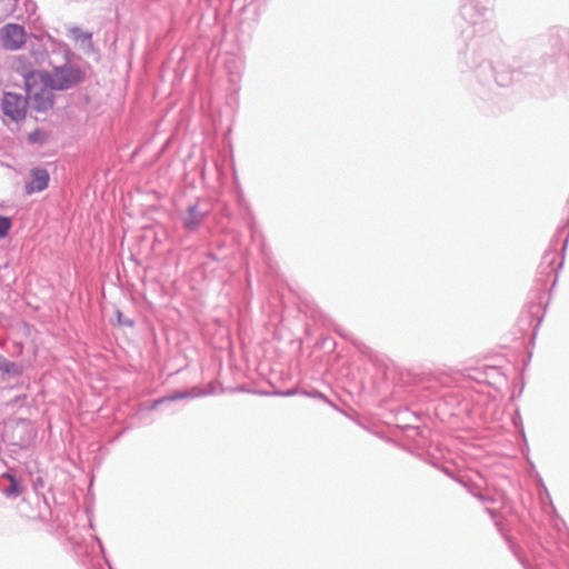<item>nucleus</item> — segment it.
<instances>
[{
    "label": "nucleus",
    "instance_id": "obj_10",
    "mask_svg": "<svg viewBox=\"0 0 569 569\" xmlns=\"http://www.w3.org/2000/svg\"><path fill=\"white\" fill-rule=\"evenodd\" d=\"M208 392H204V391H200L198 390L197 388L192 389L190 392H184V391H176L167 397H163L161 399H159L157 401V403H161V402H164V401H176V400H180V399H184V398H188V397H192V398H196V397H199V396H202V395H207Z\"/></svg>",
    "mask_w": 569,
    "mask_h": 569
},
{
    "label": "nucleus",
    "instance_id": "obj_4",
    "mask_svg": "<svg viewBox=\"0 0 569 569\" xmlns=\"http://www.w3.org/2000/svg\"><path fill=\"white\" fill-rule=\"evenodd\" d=\"M28 100L20 93L3 92L1 100V110L3 114L13 121L24 119L27 113Z\"/></svg>",
    "mask_w": 569,
    "mask_h": 569
},
{
    "label": "nucleus",
    "instance_id": "obj_9",
    "mask_svg": "<svg viewBox=\"0 0 569 569\" xmlns=\"http://www.w3.org/2000/svg\"><path fill=\"white\" fill-rule=\"evenodd\" d=\"M71 33L73 38L81 43V47L84 50H92L93 43H92V34L90 32H82L80 28H72Z\"/></svg>",
    "mask_w": 569,
    "mask_h": 569
},
{
    "label": "nucleus",
    "instance_id": "obj_11",
    "mask_svg": "<svg viewBox=\"0 0 569 569\" xmlns=\"http://www.w3.org/2000/svg\"><path fill=\"white\" fill-rule=\"evenodd\" d=\"M0 370L10 375L19 373V367L14 362L9 361L3 357H0Z\"/></svg>",
    "mask_w": 569,
    "mask_h": 569
},
{
    "label": "nucleus",
    "instance_id": "obj_8",
    "mask_svg": "<svg viewBox=\"0 0 569 569\" xmlns=\"http://www.w3.org/2000/svg\"><path fill=\"white\" fill-rule=\"evenodd\" d=\"M2 492L8 498H16L22 492L21 481L12 472H6L2 476Z\"/></svg>",
    "mask_w": 569,
    "mask_h": 569
},
{
    "label": "nucleus",
    "instance_id": "obj_13",
    "mask_svg": "<svg viewBox=\"0 0 569 569\" xmlns=\"http://www.w3.org/2000/svg\"><path fill=\"white\" fill-rule=\"evenodd\" d=\"M117 318H118V322L120 325L128 326V327L133 326V321L124 318L123 315L120 311L117 312Z\"/></svg>",
    "mask_w": 569,
    "mask_h": 569
},
{
    "label": "nucleus",
    "instance_id": "obj_3",
    "mask_svg": "<svg viewBox=\"0 0 569 569\" xmlns=\"http://www.w3.org/2000/svg\"><path fill=\"white\" fill-rule=\"evenodd\" d=\"M37 437L33 425L28 420H12L6 423L3 439L11 446L30 447Z\"/></svg>",
    "mask_w": 569,
    "mask_h": 569
},
{
    "label": "nucleus",
    "instance_id": "obj_14",
    "mask_svg": "<svg viewBox=\"0 0 569 569\" xmlns=\"http://www.w3.org/2000/svg\"><path fill=\"white\" fill-rule=\"evenodd\" d=\"M99 547L102 549V543L99 539H97Z\"/></svg>",
    "mask_w": 569,
    "mask_h": 569
},
{
    "label": "nucleus",
    "instance_id": "obj_5",
    "mask_svg": "<svg viewBox=\"0 0 569 569\" xmlns=\"http://www.w3.org/2000/svg\"><path fill=\"white\" fill-rule=\"evenodd\" d=\"M26 39L27 32L18 23H7L0 29V42L6 50L16 51L21 49Z\"/></svg>",
    "mask_w": 569,
    "mask_h": 569
},
{
    "label": "nucleus",
    "instance_id": "obj_7",
    "mask_svg": "<svg viewBox=\"0 0 569 569\" xmlns=\"http://www.w3.org/2000/svg\"><path fill=\"white\" fill-rule=\"evenodd\" d=\"M30 176L31 180L26 184L27 193L41 192L48 187L50 176L46 169L34 168L31 170Z\"/></svg>",
    "mask_w": 569,
    "mask_h": 569
},
{
    "label": "nucleus",
    "instance_id": "obj_15",
    "mask_svg": "<svg viewBox=\"0 0 569 569\" xmlns=\"http://www.w3.org/2000/svg\"><path fill=\"white\" fill-rule=\"evenodd\" d=\"M29 140H30V141H36V139H33V136H32V134L29 137Z\"/></svg>",
    "mask_w": 569,
    "mask_h": 569
},
{
    "label": "nucleus",
    "instance_id": "obj_2",
    "mask_svg": "<svg viewBox=\"0 0 569 569\" xmlns=\"http://www.w3.org/2000/svg\"><path fill=\"white\" fill-rule=\"evenodd\" d=\"M26 90L28 94V103L37 111L43 112L53 106V90L39 80L38 71L30 72L24 78Z\"/></svg>",
    "mask_w": 569,
    "mask_h": 569
},
{
    "label": "nucleus",
    "instance_id": "obj_1",
    "mask_svg": "<svg viewBox=\"0 0 569 569\" xmlns=\"http://www.w3.org/2000/svg\"><path fill=\"white\" fill-rule=\"evenodd\" d=\"M39 80L54 90H68L79 83L82 78V71L72 64H63L54 68L51 72L38 71Z\"/></svg>",
    "mask_w": 569,
    "mask_h": 569
},
{
    "label": "nucleus",
    "instance_id": "obj_12",
    "mask_svg": "<svg viewBox=\"0 0 569 569\" xmlns=\"http://www.w3.org/2000/svg\"><path fill=\"white\" fill-rule=\"evenodd\" d=\"M11 226V220L8 217L0 216V238H4L8 234Z\"/></svg>",
    "mask_w": 569,
    "mask_h": 569
},
{
    "label": "nucleus",
    "instance_id": "obj_6",
    "mask_svg": "<svg viewBox=\"0 0 569 569\" xmlns=\"http://www.w3.org/2000/svg\"><path fill=\"white\" fill-rule=\"evenodd\" d=\"M208 214L209 208L197 202L189 206L186 212L181 216L182 224L187 230L194 231L200 227Z\"/></svg>",
    "mask_w": 569,
    "mask_h": 569
}]
</instances>
